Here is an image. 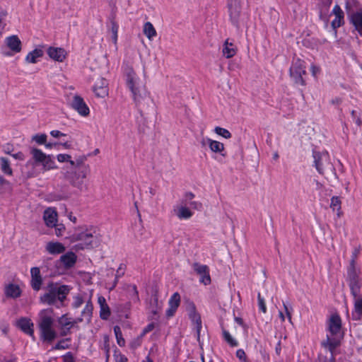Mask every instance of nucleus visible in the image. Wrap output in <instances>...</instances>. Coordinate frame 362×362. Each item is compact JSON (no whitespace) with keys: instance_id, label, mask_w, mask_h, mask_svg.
<instances>
[{"instance_id":"nucleus-1","label":"nucleus","mask_w":362,"mask_h":362,"mask_svg":"<svg viewBox=\"0 0 362 362\" xmlns=\"http://www.w3.org/2000/svg\"><path fill=\"white\" fill-rule=\"evenodd\" d=\"M137 81L138 78L134 69L132 67L128 68L126 74L127 85L133 95L141 116L145 117L150 112H154L155 104L144 86H140Z\"/></svg>"},{"instance_id":"nucleus-2","label":"nucleus","mask_w":362,"mask_h":362,"mask_svg":"<svg viewBox=\"0 0 362 362\" xmlns=\"http://www.w3.org/2000/svg\"><path fill=\"white\" fill-rule=\"evenodd\" d=\"M46 292L39 298V302L43 305H54L57 308L65 307V301L71 289V286L50 281L45 287Z\"/></svg>"},{"instance_id":"nucleus-3","label":"nucleus","mask_w":362,"mask_h":362,"mask_svg":"<svg viewBox=\"0 0 362 362\" xmlns=\"http://www.w3.org/2000/svg\"><path fill=\"white\" fill-rule=\"evenodd\" d=\"M361 252V247H355L352 252L349 264L346 269V281L349 286L351 295L356 298L361 293L362 279L360 277V269L356 268V259Z\"/></svg>"},{"instance_id":"nucleus-4","label":"nucleus","mask_w":362,"mask_h":362,"mask_svg":"<svg viewBox=\"0 0 362 362\" xmlns=\"http://www.w3.org/2000/svg\"><path fill=\"white\" fill-rule=\"evenodd\" d=\"M69 238L71 243L81 242L74 246L76 250L93 249L98 247L100 244L98 238L88 229L84 230L83 227L76 228Z\"/></svg>"},{"instance_id":"nucleus-5","label":"nucleus","mask_w":362,"mask_h":362,"mask_svg":"<svg viewBox=\"0 0 362 362\" xmlns=\"http://www.w3.org/2000/svg\"><path fill=\"white\" fill-rule=\"evenodd\" d=\"M53 312L52 308L42 310L40 313V321L38 325L41 339L49 344H51L57 337V333L52 327L54 319L51 316L42 315V314L44 313H52Z\"/></svg>"},{"instance_id":"nucleus-6","label":"nucleus","mask_w":362,"mask_h":362,"mask_svg":"<svg viewBox=\"0 0 362 362\" xmlns=\"http://www.w3.org/2000/svg\"><path fill=\"white\" fill-rule=\"evenodd\" d=\"M30 153L32 155L33 163L35 165H41L43 170L47 171L58 168L53 155H47L41 149L35 147H31Z\"/></svg>"},{"instance_id":"nucleus-7","label":"nucleus","mask_w":362,"mask_h":362,"mask_svg":"<svg viewBox=\"0 0 362 362\" xmlns=\"http://www.w3.org/2000/svg\"><path fill=\"white\" fill-rule=\"evenodd\" d=\"M304 64L303 61L298 59L289 69L290 77L296 86L306 85L304 76H307V72Z\"/></svg>"},{"instance_id":"nucleus-8","label":"nucleus","mask_w":362,"mask_h":362,"mask_svg":"<svg viewBox=\"0 0 362 362\" xmlns=\"http://www.w3.org/2000/svg\"><path fill=\"white\" fill-rule=\"evenodd\" d=\"M227 7L228 10L230 21L233 25L237 29L240 28V16L241 13L240 0H228Z\"/></svg>"},{"instance_id":"nucleus-9","label":"nucleus","mask_w":362,"mask_h":362,"mask_svg":"<svg viewBox=\"0 0 362 362\" xmlns=\"http://www.w3.org/2000/svg\"><path fill=\"white\" fill-rule=\"evenodd\" d=\"M187 310L189 319L192 321V322L196 325L197 341H199V345L202 346V344L200 342V332L202 327L201 315L199 313L197 312L196 305L192 301L189 302Z\"/></svg>"},{"instance_id":"nucleus-10","label":"nucleus","mask_w":362,"mask_h":362,"mask_svg":"<svg viewBox=\"0 0 362 362\" xmlns=\"http://www.w3.org/2000/svg\"><path fill=\"white\" fill-rule=\"evenodd\" d=\"M88 171V168L86 166H82L75 172L72 173L69 177L71 185L74 187L78 188L80 190H83V188H86L84 180L86 177Z\"/></svg>"},{"instance_id":"nucleus-11","label":"nucleus","mask_w":362,"mask_h":362,"mask_svg":"<svg viewBox=\"0 0 362 362\" xmlns=\"http://www.w3.org/2000/svg\"><path fill=\"white\" fill-rule=\"evenodd\" d=\"M194 271L200 276L199 282L205 286L209 285L211 282L209 268L206 264H201L199 262H194L192 264Z\"/></svg>"},{"instance_id":"nucleus-12","label":"nucleus","mask_w":362,"mask_h":362,"mask_svg":"<svg viewBox=\"0 0 362 362\" xmlns=\"http://www.w3.org/2000/svg\"><path fill=\"white\" fill-rule=\"evenodd\" d=\"M71 107L76 110L80 115L86 117L90 114L88 106L85 103L83 98L78 95H75L70 104Z\"/></svg>"},{"instance_id":"nucleus-13","label":"nucleus","mask_w":362,"mask_h":362,"mask_svg":"<svg viewBox=\"0 0 362 362\" xmlns=\"http://www.w3.org/2000/svg\"><path fill=\"white\" fill-rule=\"evenodd\" d=\"M328 331L332 336L339 333L341 329V319L339 314H332L327 321Z\"/></svg>"},{"instance_id":"nucleus-14","label":"nucleus","mask_w":362,"mask_h":362,"mask_svg":"<svg viewBox=\"0 0 362 362\" xmlns=\"http://www.w3.org/2000/svg\"><path fill=\"white\" fill-rule=\"evenodd\" d=\"M31 280L30 285L33 289L38 291L41 289L43 282L42 277L40 274V269L37 267H32L30 269Z\"/></svg>"},{"instance_id":"nucleus-15","label":"nucleus","mask_w":362,"mask_h":362,"mask_svg":"<svg viewBox=\"0 0 362 362\" xmlns=\"http://www.w3.org/2000/svg\"><path fill=\"white\" fill-rule=\"evenodd\" d=\"M16 327L25 334L34 336V325L30 318L22 317L16 322Z\"/></svg>"},{"instance_id":"nucleus-16","label":"nucleus","mask_w":362,"mask_h":362,"mask_svg":"<svg viewBox=\"0 0 362 362\" xmlns=\"http://www.w3.org/2000/svg\"><path fill=\"white\" fill-rule=\"evenodd\" d=\"M349 23L354 27L358 35L362 36V8L349 15Z\"/></svg>"},{"instance_id":"nucleus-17","label":"nucleus","mask_w":362,"mask_h":362,"mask_svg":"<svg viewBox=\"0 0 362 362\" xmlns=\"http://www.w3.org/2000/svg\"><path fill=\"white\" fill-rule=\"evenodd\" d=\"M47 53L52 59L59 62H62L67 54L64 48L55 47H49Z\"/></svg>"},{"instance_id":"nucleus-18","label":"nucleus","mask_w":362,"mask_h":362,"mask_svg":"<svg viewBox=\"0 0 362 362\" xmlns=\"http://www.w3.org/2000/svg\"><path fill=\"white\" fill-rule=\"evenodd\" d=\"M76 260V255L74 252L69 251L62 255L58 261L62 263L66 269H70L75 265Z\"/></svg>"},{"instance_id":"nucleus-19","label":"nucleus","mask_w":362,"mask_h":362,"mask_svg":"<svg viewBox=\"0 0 362 362\" xmlns=\"http://www.w3.org/2000/svg\"><path fill=\"white\" fill-rule=\"evenodd\" d=\"M6 44L7 47L13 53H18L22 49V43L19 37L13 35L6 38Z\"/></svg>"},{"instance_id":"nucleus-20","label":"nucleus","mask_w":362,"mask_h":362,"mask_svg":"<svg viewBox=\"0 0 362 362\" xmlns=\"http://www.w3.org/2000/svg\"><path fill=\"white\" fill-rule=\"evenodd\" d=\"M43 218L47 227L53 228L57 221V211L52 208H47L44 212Z\"/></svg>"},{"instance_id":"nucleus-21","label":"nucleus","mask_w":362,"mask_h":362,"mask_svg":"<svg viewBox=\"0 0 362 362\" xmlns=\"http://www.w3.org/2000/svg\"><path fill=\"white\" fill-rule=\"evenodd\" d=\"M326 156V154L322 153L320 151H317L315 150L313 151L314 166L315 167L317 171L322 175L324 174L322 159L323 157Z\"/></svg>"},{"instance_id":"nucleus-22","label":"nucleus","mask_w":362,"mask_h":362,"mask_svg":"<svg viewBox=\"0 0 362 362\" xmlns=\"http://www.w3.org/2000/svg\"><path fill=\"white\" fill-rule=\"evenodd\" d=\"M93 90L98 98H105L108 94L107 82L104 78L100 81V84L95 83L93 87Z\"/></svg>"},{"instance_id":"nucleus-23","label":"nucleus","mask_w":362,"mask_h":362,"mask_svg":"<svg viewBox=\"0 0 362 362\" xmlns=\"http://www.w3.org/2000/svg\"><path fill=\"white\" fill-rule=\"evenodd\" d=\"M47 251L52 255L62 254L66 250L65 246L59 242H49L46 245Z\"/></svg>"},{"instance_id":"nucleus-24","label":"nucleus","mask_w":362,"mask_h":362,"mask_svg":"<svg viewBox=\"0 0 362 362\" xmlns=\"http://www.w3.org/2000/svg\"><path fill=\"white\" fill-rule=\"evenodd\" d=\"M174 212L175 215L180 219H189L192 215L193 212L186 206V205H180L174 209Z\"/></svg>"},{"instance_id":"nucleus-25","label":"nucleus","mask_w":362,"mask_h":362,"mask_svg":"<svg viewBox=\"0 0 362 362\" xmlns=\"http://www.w3.org/2000/svg\"><path fill=\"white\" fill-rule=\"evenodd\" d=\"M207 142L209 147L212 152L221 153V155L223 157L226 156V153H223L224 145L223 143L212 140L211 139H207Z\"/></svg>"},{"instance_id":"nucleus-26","label":"nucleus","mask_w":362,"mask_h":362,"mask_svg":"<svg viewBox=\"0 0 362 362\" xmlns=\"http://www.w3.org/2000/svg\"><path fill=\"white\" fill-rule=\"evenodd\" d=\"M163 302L158 300V290L156 288L152 289L149 302V308L161 310Z\"/></svg>"},{"instance_id":"nucleus-27","label":"nucleus","mask_w":362,"mask_h":362,"mask_svg":"<svg viewBox=\"0 0 362 362\" xmlns=\"http://www.w3.org/2000/svg\"><path fill=\"white\" fill-rule=\"evenodd\" d=\"M5 293L7 297L16 298L21 296V290L18 285L9 284L5 289Z\"/></svg>"},{"instance_id":"nucleus-28","label":"nucleus","mask_w":362,"mask_h":362,"mask_svg":"<svg viewBox=\"0 0 362 362\" xmlns=\"http://www.w3.org/2000/svg\"><path fill=\"white\" fill-rule=\"evenodd\" d=\"M340 345V341L332 338L331 339L328 335L327 339L321 342V346L324 348H328L331 354L334 352V350Z\"/></svg>"},{"instance_id":"nucleus-29","label":"nucleus","mask_w":362,"mask_h":362,"mask_svg":"<svg viewBox=\"0 0 362 362\" xmlns=\"http://www.w3.org/2000/svg\"><path fill=\"white\" fill-rule=\"evenodd\" d=\"M354 320H360L362 317V297L358 298L354 302V310L351 313Z\"/></svg>"},{"instance_id":"nucleus-30","label":"nucleus","mask_w":362,"mask_h":362,"mask_svg":"<svg viewBox=\"0 0 362 362\" xmlns=\"http://www.w3.org/2000/svg\"><path fill=\"white\" fill-rule=\"evenodd\" d=\"M43 54L44 52L42 49L35 48L27 54L25 61L28 63L35 64L37 62V59L42 57Z\"/></svg>"},{"instance_id":"nucleus-31","label":"nucleus","mask_w":362,"mask_h":362,"mask_svg":"<svg viewBox=\"0 0 362 362\" xmlns=\"http://www.w3.org/2000/svg\"><path fill=\"white\" fill-rule=\"evenodd\" d=\"M237 52L236 47L233 43H229L228 40H226L223 45V54L227 58H231L235 55Z\"/></svg>"},{"instance_id":"nucleus-32","label":"nucleus","mask_w":362,"mask_h":362,"mask_svg":"<svg viewBox=\"0 0 362 362\" xmlns=\"http://www.w3.org/2000/svg\"><path fill=\"white\" fill-rule=\"evenodd\" d=\"M0 166L1 171L6 175H11L13 174L12 168H11L10 160L5 157L0 158Z\"/></svg>"},{"instance_id":"nucleus-33","label":"nucleus","mask_w":362,"mask_h":362,"mask_svg":"<svg viewBox=\"0 0 362 362\" xmlns=\"http://www.w3.org/2000/svg\"><path fill=\"white\" fill-rule=\"evenodd\" d=\"M144 33L149 40H151L157 34L155 28L151 22H146L144 23Z\"/></svg>"},{"instance_id":"nucleus-34","label":"nucleus","mask_w":362,"mask_h":362,"mask_svg":"<svg viewBox=\"0 0 362 362\" xmlns=\"http://www.w3.org/2000/svg\"><path fill=\"white\" fill-rule=\"evenodd\" d=\"M360 8H362V6L358 0H346L345 8L348 16L351 13L354 12L352 11L353 8H356L359 11Z\"/></svg>"},{"instance_id":"nucleus-35","label":"nucleus","mask_w":362,"mask_h":362,"mask_svg":"<svg viewBox=\"0 0 362 362\" xmlns=\"http://www.w3.org/2000/svg\"><path fill=\"white\" fill-rule=\"evenodd\" d=\"M222 334L224 340L231 346L235 347L238 346V342L230 335L228 331H227L222 326Z\"/></svg>"},{"instance_id":"nucleus-36","label":"nucleus","mask_w":362,"mask_h":362,"mask_svg":"<svg viewBox=\"0 0 362 362\" xmlns=\"http://www.w3.org/2000/svg\"><path fill=\"white\" fill-rule=\"evenodd\" d=\"M113 329H114V333H115V337L117 339V344L121 347L124 346H125V340L122 337V333L120 327L119 325H115V326H114Z\"/></svg>"},{"instance_id":"nucleus-37","label":"nucleus","mask_w":362,"mask_h":362,"mask_svg":"<svg viewBox=\"0 0 362 362\" xmlns=\"http://www.w3.org/2000/svg\"><path fill=\"white\" fill-rule=\"evenodd\" d=\"M93 305L92 303L91 299L90 298L86 304L85 308L81 312V316H88V322L90 321L92 315H93Z\"/></svg>"},{"instance_id":"nucleus-38","label":"nucleus","mask_w":362,"mask_h":362,"mask_svg":"<svg viewBox=\"0 0 362 362\" xmlns=\"http://www.w3.org/2000/svg\"><path fill=\"white\" fill-rule=\"evenodd\" d=\"M115 18L112 17L110 18V24H111V32H112V40L114 43H117V33L119 29V25L117 23V22L114 19Z\"/></svg>"},{"instance_id":"nucleus-39","label":"nucleus","mask_w":362,"mask_h":362,"mask_svg":"<svg viewBox=\"0 0 362 362\" xmlns=\"http://www.w3.org/2000/svg\"><path fill=\"white\" fill-rule=\"evenodd\" d=\"M344 23V14L342 16H335V18L332 21L331 26L332 29L334 30V33H337V28L341 27Z\"/></svg>"},{"instance_id":"nucleus-40","label":"nucleus","mask_w":362,"mask_h":362,"mask_svg":"<svg viewBox=\"0 0 362 362\" xmlns=\"http://www.w3.org/2000/svg\"><path fill=\"white\" fill-rule=\"evenodd\" d=\"M168 304L170 307H173L177 309L180 304V295L179 294V293L175 292L171 296Z\"/></svg>"},{"instance_id":"nucleus-41","label":"nucleus","mask_w":362,"mask_h":362,"mask_svg":"<svg viewBox=\"0 0 362 362\" xmlns=\"http://www.w3.org/2000/svg\"><path fill=\"white\" fill-rule=\"evenodd\" d=\"M47 135L43 134H35L32 136V141H34L38 145H45L47 142Z\"/></svg>"},{"instance_id":"nucleus-42","label":"nucleus","mask_w":362,"mask_h":362,"mask_svg":"<svg viewBox=\"0 0 362 362\" xmlns=\"http://www.w3.org/2000/svg\"><path fill=\"white\" fill-rule=\"evenodd\" d=\"M111 315V311L109 305H103L100 307V317L103 320H107Z\"/></svg>"},{"instance_id":"nucleus-43","label":"nucleus","mask_w":362,"mask_h":362,"mask_svg":"<svg viewBox=\"0 0 362 362\" xmlns=\"http://www.w3.org/2000/svg\"><path fill=\"white\" fill-rule=\"evenodd\" d=\"M71 319L68 317V313L62 315L58 317L57 322L59 327H69L71 325Z\"/></svg>"},{"instance_id":"nucleus-44","label":"nucleus","mask_w":362,"mask_h":362,"mask_svg":"<svg viewBox=\"0 0 362 362\" xmlns=\"http://www.w3.org/2000/svg\"><path fill=\"white\" fill-rule=\"evenodd\" d=\"M71 158V156L66 153H59L57 156V159L59 163L69 162L71 166H75V162Z\"/></svg>"},{"instance_id":"nucleus-45","label":"nucleus","mask_w":362,"mask_h":362,"mask_svg":"<svg viewBox=\"0 0 362 362\" xmlns=\"http://www.w3.org/2000/svg\"><path fill=\"white\" fill-rule=\"evenodd\" d=\"M214 132L216 134L223 136L225 139H230L232 136L231 133L228 129L221 127H216Z\"/></svg>"},{"instance_id":"nucleus-46","label":"nucleus","mask_w":362,"mask_h":362,"mask_svg":"<svg viewBox=\"0 0 362 362\" xmlns=\"http://www.w3.org/2000/svg\"><path fill=\"white\" fill-rule=\"evenodd\" d=\"M11 189L10 182L2 175H0V193H3Z\"/></svg>"},{"instance_id":"nucleus-47","label":"nucleus","mask_w":362,"mask_h":362,"mask_svg":"<svg viewBox=\"0 0 362 362\" xmlns=\"http://www.w3.org/2000/svg\"><path fill=\"white\" fill-rule=\"evenodd\" d=\"M71 341V338H65V339H61L60 341H59L53 347L52 349H55V350H62V349H69V344H66V345H64V343L65 341Z\"/></svg>"},{"instance_id":"nucleus-48","label":"nucleus","mask_w":362,"mask_h":362,"mask_svg":"<svg viewBox=\"0 0 362 362\" xmlns=\"http://www.w3.org/2000/svg\"><path fill=\"white\" fill-rule=\"evenodd\" d=\"M8 15V12L6 9L0 8V30H4L6 23L5 18Z\"/></svg>"},{"instance_id":"nucleus-49","label":"nucleus","mask_w":362,"mask_h":362,"mask_svg":"<svg viewBox=\"0 0 362 362\" xmlns=\"http://www.w3.org/2000/svg\"><path fill=\"white\" fill-rule=\"evenodd\" d=\"M258 306L260 311L263 313L267 312V307L264 302V299L261 296L260 293L257 294Z\"/></svg>"},{"instance_id":"nucleus-50","label":"nucleus","mask_w":362,"mask_h":362,"mask_svg":"<svg viewBox=\"0 0 362 362\" xmlns=\"http://www.w3.org/2000/svg\"><path fill=\"white\" fill-rule=\"evenodd\" d=\"M74 299L72 307L75 309L81 307L84 302L83 297L80 295H77L74 298Z\"/></svg>"},{"instance_id":"nucleus-51","label":"nucleus","mask_w":362,"mask_h":362,"mask_svg":"<svg viewBox=\"0 0 362 362\" xmlns=\"http://www.w3.org/2000/svg\"><path fill=\"white\" fill-rule=\"evenodd\" d=\"M54 227L55 228V234L58 237L62 236L66 229L65 226L62 223H55V226H54Z\"/></svg>"},{"instance_id":"nucleus-52","label":"nucleus","mask_w":362,"mask_h":362,"mask_svg":"<svg viewBox=\"0 0 362 362\" xmlns=\"http://www.w3.org/2000/svg\"><path fill=\"white\" fill-rule=\"evenodd\" d=\"M86 160V156H80L78 158H76V160H74L75 162V168H78V169L82 166H85L83 164L84 161Z\"/></svg>"},{"instance_id":"nucleus-53","label":"nucleus","mask_w":362,"mask_h":362,"mask_svg":"<svg viewBox=\"0 0 362 362\" xmlns=\"http://www.w3.org/2000/svg\"><path fill=\"white\" fill-rule=\"evenodd\" d=\"M63 362H75L73 354L71 351L67 352L62 356Z\"/></svg>"},{"instance_id":"nucleus-54","label":"nucleus","mask_w":362,"mask_h":362,"mask_svg":"<svg viewBox=\"0 0 362 362\" xmlns=\"http://www.w3.org/2000/svg\"><path fill=\"white\" fill-rule=\"evenodd\" d=\"M155 328V323L151 322L146 327H145L141 332V337L144 336L147 333L150 332Z\"/></svg>"},{"instance_id":"nucleus-55","label":"nucleus","mask_w":362,"mask_h":362,"mask_svg":"<svg viewBox=\"0 0 362 362\" xmlns=\"http://www.w3.org/2000/svg\"><path fill=\"white\" fill-rule=\"evenodd\" d=\"M332 13L334 14L335 16H342V14H344L341 8L338 4H336L333 9H332Z\"/></svg>"},{"instance_id":"nucleus-56","label":"nucleus","mask_w":362,"mask_h":362,"mask_svg":"<svg viewBox=\"0 0 362 362\" xmlns=\"http://www.w3.org/2000/svg\"><path fill=\"white\" fill-rule=\"evenodd\" d=\"M236 357L238 358L240 360H244L246 361V354L243 349H238L236 351Z\"/></svg>"},{"instance_id":"nucleus-57","label":"nucleus","mask_w":362,"mask_h":362,"mask_svg":"<svg viewBox=\"0 0 362 362\" xmlns=\"http://www.w3.org/2000/svg\"><path fill=\"white\" fill-rule=\"evenodd\" d=\"M194 197V194L192 192H186L184 195L183 201L182 204H187L188 201L192 200Z\"/></svg>"},{"instance_id":"nucleus-58","label":"nucleus","mask_w":362,"mask_h":362,"mask_svg":"<svg viewBox=\"0 0 362 362\" xmlns=\"http://www.w3.org/2000/svg\"><path fill=\"white\" fill-rule=\"evenodd\" d=\"M160 310H158V309H151V314L153 315L152 317H148V319L149 320H158L159 319V312H160Z\"/></svg>"},{"instance_id":"nucleus-59","label":"nucleus","mask_w":362,"mask_h":362,"mask_svg":"<svg viewBox=\"0 0 362 362\" xmlns=\"http://www.w3.org/2000/svg\"><path fill=\"white\" fill-rule=\"evenodd\" d=\"M50 135L54 138H59L60 136H66V134L61 132L59 130H52L50 132Z\"/></svg>"},{"instance_id":"nucleus-60","label":"nucleus","mask_w":362,"mask_h":362,"mask_svg":"<svg viewBox=\"0 0 362 362\" xmlns=\"http://www.w3.org/2000/svg\"><path fill=\"white\" fill-rule=\"evenodd\" d=\"M284 308L285 313L286 314V316H287L289 322H291V310H292V308L291 307L289 308L288 305L284 303Z\"/></svg>"},{"instance_id":"nucleus-61","label":"nucleus","mask_w":362,"mask_h":362,"mask_svg":"<svg viewBox=\"0 0 362 362\" xmlns=\"http://www.w3.org/2000/svg\"><path fill=\"white\" fill-rule=\"evenodd\" d=\"M59 328L61 329L60 336L65 337L67 334H70V329L71 327L69 326V327H59Z\"/></svg>"},{"instance_id":"nucleus-62","label":"nucleus","mask_w":362,"mask_h":362,"mask_svg":"<svg viewBox=\"0 0 362 362\" xmlns=\"http://www.w3.org/2000/svg\"><path fill=\"white\" fill-rule=\"evenodd\" d=\"M66 198H67V196H65L62 194H54V198L51 201L66 200Z\"/></svg>"},{"instance_id":"nucleus-63","label":"nucleus","mask_w":362,"mask_h":362,"mask_svg":"<svg viewBox=\"0 0 362 362\" xmlns=\"http://www.w3.org/2000/svg\"><path fill=\"white\" fill-rule=\"evenodd\" d=\"M176 310L177 308L169 306L168 309L166 310L165 315L168 317H173L175 315Z\"/></svg>"},{"instance_id":"nucleus-64","label":"nucleus","mask_w":362,"mask_h":362,"mask_svg":"<svg viewBox=\"0 0 362 362\" xmlns=\"http://www.w3.org/2000/svg\"><path fill=\"white\" fill-rule=\"evenodd\" d=\"M15 159L23 160L25 158L24 154L21 151H18L14 154H11Z\"/></svg>"}]
</instances>
